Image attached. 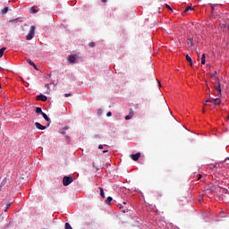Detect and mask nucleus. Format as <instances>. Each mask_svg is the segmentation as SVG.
Returning a JSON list of instances; mask_svg holds the SVG:
<instances>
[{"mask_svg": "<svg viewBox=\"0 0 229 229\" xmlns=\"http://www.w3.org/2000/svg\"><path fill=\"white\" fill-rule=\"evenodd\" d=\"M103 153H108V150H103Z\"/></svg>", "mask_w": 229, "mask_h": 229, "instance_id": "36", "label": "nucleus"}, {"mask_svg": "<svg viewBox=\"0 0 229 229\" xmlns=\"http://www.w3.org/2000/svg\"><path fill=\"white\" fill-rule=\"evenodd\" d=\"M26 61L30 64V65H35V63H33V61H31V59H26Z\"/></svg>", "mask_w": 229, "mask_h": 229, "instance_id": "22", "label": "nucleus"}, {"mask_svg": "<svg viewBox=\"0 0 229 229\" xmlns=\"http://www.w3.org/2000/svg\"><path fill=\"white\" fill-rule=\"evenodd\" d=\"M99 112H101V109L98 110V114H99Z\"/></svg>", "mask_w": 229, "mask_h": 229, "instance_id": "43", "label": "nucleus"}, {"mask_svg": "<svg viewBox=\"0 0 229 229\" xmlns=\"http://www.w3.org/2000/svg\"><path fill=\"white\" fill-rule=\"evenodd\" d=\"M187 44L190 46V47H194V38L188 36L187 37Z\"/></svg>", "mask_w": 229, "mask_h": 229, "instance_id": "3", "label": "nucleus"}, {"mask_svg": "<svg viewBox=\"0 0 229 229\" xmlns=\"http://www.w3.org/2000/svg\"><path fill=\"white\" fill-rule=\"evenodd\" d=\"M214 98H209L208 100H206V103H213L214 104Z\"/></svg>", "mask_w": 229, "mask_h": 229, "instance_id": "25", "label": "nucleus"}, {"mask_svg": "<svg viewBox=\"0 0 229 229\" xmlns=\"http://www.w3.org/2000/svg\"><path fill=\"white\" fill-rule=\"evenodd\" d=\"M216 6V4H211V10L212 12H214V7Z\"/></svg>", "mask_w": 229, "mask_h": 229, "instance_id": "32", "label": "nucleus"}, {"mask_svg": "<svg viewBox=\"0 0 229 229\" xmlns=\"http://www.w3.org/2000/svg\"><path fill=\"white\" fill-rule=\"evenodd\" d=\"M44 112H42V108L41 107H37L36 108V114H43Z\"/></svg>", "mask_w": 229, "mask_h": 229, "instance_id": "17", "label": "nucleus"}, {"mask_svg": "<svg viewBox=\"0 0 229 229\" xmlns=\"http://www.w3.org/2000/svg\"><path fill=\"white\" fill-rule=\"evenodd\" d=\"M37 12L38 11H37L35 8H30V13H37Z\"/></svg>", "mask_w": 229, "mask_h": 229, "instance_id": "24", "label": "nucleus"}, {"mask_svg": "<svg viewBox=\"0 0 229 229\" xmlns=\"http://www.w3.org/2000/svg\"><path fill=\"white\" fill-rule=\"evenodd\" d=\"M101 1H102V3H106L107 0H101Z\"/></svg>", "mask_w": 229, "mask_h": 229, "instance_id": "37", "label": "nucleus"}, {"mask_svg": "<svg viewBox=\"0 0 229 229\" xmlns=\"http://www.w3.org/2000/svg\"><path fill=\"white\" fill-rule=\"evenodd\" d=\"M123 206H120V210H123Z\"/></svg>", "mask_w": 229, "mask_h": 229, "instance_id": "38", "label": "nucleus"}, {"mask_svg": "<svg viewBox=\"0 0 229 229\" xmlns=\"http://www.w3.org/2000/svg\"><path fill=\"white\" fill-rule=\"evenodd\" d=\"M48 76H49V78H51V74H49Z\"/></svg>", "mask_w": 229, "mask_h": 229, "instance_id": "45", "label": "nucleus"}, {"mask_svg": "<svg viewBox=\"0 0 229 229\" xmlns=\"http://www.w3.org/2000/svg\"><path fill=\"white\" fill-rule=\"evenodd\" d=\"M214 105H215V106H216V105H221V98H215Z\"/></svg>", "mask_w": 229, "mask_h": 229, "instance_id": "13", "label": "nucleus"}, {"mask_svg": "<svg viewBox=\"0 0 229 229\" xmlns=\"http://www.w3.org/2000/svg\"><path fill=\"white\" fill-rule=\"evenodd\" d=\"M32 67H34V69H35L36 71H38V68L37 67V64H34V65H32Z\"/></svg>", "mask_w": 229, "mask_h": 229, "instance_id": "31", "label": "nucleus"}, {"mask_svg": "<svg viewBox=\"0 0 229 229\" xmlns=\"http://www.w3.org/2000/svg\"><path fill=\"white\" fill-rule=\"evenodd\" d=\"M41 115L45 119V121H47V123H49L51 121V118L48 117L46 113H41Z\"/></svg>", "mask_w": 229, "mask_h": 229, "instance_id": "9", "label": "nucleus"}, {"mask_svg": "<svg viewBox=\"0 0 229 229\" xmlns=\"http://www.w3.org/2000/svg\"><path fill=\"white\" fill-rule=\"evenodd\" d=\"M98 149H103V145H99Z\"/></svg>", "mask_w": 229, "mask_h": 229, "instance_id": "33", "label": "nucleus"}, {"mask_svg": "<svg viewBox=\"0 0 229 229\" xmlns=\"http://www.w3.org/2000/svg\"><path fill=\"white\" fill-rule=\"evenodd\" d=\"M131 160H133L134 162H137V160H139L140 158V152H138L136 154H131Z\"/></svg>", "mask_w": 229, "mask_h": 229, "instance_id": "4", "label": "nucleus"}, {"mask_svg": "<svg viewBox=\"0 0 229 229\" xmlns=\"http://www.w3.org/2000/svg\"><path fill=\"white\" fill-rule=\"evenodd\" d=\"M130 119H131V117L129 114L125 116V121H130Z\"/></svg>", "mask_w": 229, "mask_h": 229, "instance_id": "28", "label": "nucleus"}, {"mask_svg": "<svg viewBox=\"0 0 229 229\" xmlns=\"http://www.w3.org/2000/svg\"><path fill=\"white\" fill-rule=\"evenodd\" d=\"M192 11V10H194L191 6H188L185 10H184V13H187V12H189V11Z\"/></svg>", "mask_w": 229, "mask_h": 229, "instance_id": "20", "label": "nucleus"}, {"mask_svg": "<svg viewBox=\"0 0 229 229\" xmlns=\"http://www.w3.org/2000/svg\"><path fill=\"white\" fill-rule=\"evenodd\" d=\"M35 30H37V28L32 25L30 29L28 35L26 36V40L33 39V37H35Z\"/></svg>", "mask_w": 229, "mask_h": 229, "instance_id": "1", "label": "nucleus"}, {"mask_svg": "<svg viewBox=\"0 0 229 229\" xmlns=\"http://www.w3.org/2000/svg\"><path fill=\"white\" fill-rule=\"evenodd\" d=\"M2 13H3V15L8 13V7H4V8L2 10Z\"/></svg>", "mask_w": 229, "mask_h": 229, "instance_id": "18", "label": "nucleus"}, {"mask_svg": "<svg viewBox=\"0 0 229 229\" xmlns=\"http://www.w3.org/2000/svg\"><path fill=\"white\" fill-rule=\"evenodd\" d=\"M123 212L124 213V212H126V210H123Z\"/></svg>", "mask_w": 229, "mask_h": 229, "instance_id": "46", "label": "nucleus"}, {"mask_svg": "<svg viewBox=\"0 0 229 229\" xmlns=\"http://www.w3.org/2000/svg\"><path fill=\"white\" fill-rule=\"evenodd\" d=\"M112 197H108L106 199V205H110V203H112Z\"/></svg>", "mask_w": 229, "mask_h": 229, "instance_id": "16", "label": "nucleus"}, {"mask_svg": "<svg viewBox=\"0 0 229 229\" xmlns=\"http://www.w3.org/2000/svg\"><path fill=\"white\" fill-rule=\"evenodd\" d=\"M64 228L65 229H72V226H71V224L66 223L65 225H64Z\"/></svg>", "mask_w": 229, "mask_h": 229, "instance_id": "19", "label": "nucleus"}, {"mask_svg": "<svg viewBox=\"0 0 229 229\" xmlns=\"http://www.w3.org/2000/svg\"><path fill=\"white\" fill-rule=\"evenodd\" d=\"M99 190H100V196H101L102 198H106V197L105 196V191L103 190V188H99Z\"/></svg>", "mask_w": 229, "mask_h": 229, "instance_id": "15", "label": "nucleus"}, {"mask_svg": "<svg viewBox=\"0 0 229 229\" xmlns=\"http://www.w3.org/2000/svg\"><path fill=\"white\" fill-rule=\"evenodd\" d=\"M214 167H216V169H223V163H216L214 165Z\"/></svg>", "mask_w": 229, "mask_h": 229, "instance_id": "11", "label": "nucleus"}, {"mask_svg": "<svg viewBox=\"0 0 229 229\" xmlns=\"http://www.w3.org/2000/svg\"><path fill=\"white\" fill-rule=\"evenodd\" d=\"M74 182V179H72V176H64L63 178V184L64 187H67V185H71V182Z\"/></svg>", "mask_w": 229, "mask_h": 229, "instance_id": "2", "label": "nucleus"}, {"mask_svg": "<svg viewBox=\"0 0 229 229\" xmlns=\"http://www.w3.org/2000/svg\"><path fill=\"white\" fill-rule=\"evenodd\" d=\"M211 76H212V78H214V76H216V74H212Z\"/></svg>", "mask_w": 229, "mask_h": 229, "instance_id": "40", "label": "nucleus"}, {"mask_svg": "<svg viewBox=\"0 0 229 229\" xmlns=\"http://www.w3.org/2000/svg\"><path fill=\"white\" fill-rule=\"evenodd\" d=\"M11 205H12V204H10V203L7 204L6 208H5V212H6V210H8V208H10Z\"/></svg>", "mask_w": 229, "mask_h": 229, "instance_id": "30", "label": "nucleus"}, {"mask_svg": "<svg viewBox=\"0 0 229 229\" xmlns=\"http://www.w3.org/2000/svg\"><path fill=\"white\" fill-rule=\"evenodd\" d=\"M215 89L217 92V96L221 97V83L217 82L216 85H215Z\"/></svg>", "mask_w": 229, "mask_h": 229, "instance_id": "5", "label": "nucleus"}, {"mask_svg": "<svg viewBox=\"0 0 229 229\" xmlns=\"http://www.w3.org/2000/svg\"><path fill=\"white\" fill-rule=\"evenodd\" d=\"M211 169H217V167H214V165L211 166Z\"/></svg>", "mask_w": 229, "mask_h": 229, "instance_id": "35", "label": "nucleus"}, {"mask_svg": "<svg viewBox=\"0 0 229 229\" xmlns=\"http://www.w3.org/2000/svg\"><path fill=\"white\" fill-rule=\"evenodd\" d=\"M106 116H107V117H112V112H108V113L106 114Z\"/></svg>", "mask_w": 229, "mask_h": 229, "instance_id": "29", "label": "nucleus"}, {"mask_svg": "<svg viewBox=\"0 0 229 229\" xmlns=\"http://www.w3.org/2000/svg\"><path fill=\"white\" fill-rule=\"evenodd\" d=\"M186 60L189 62L191 67H192V58L189 55H186Z\"/></svg>", "mask_w": 229, "mask_h": 229, "instance_id": "10", "label": "nucleus"}, {"mask_svg": "<svg viewBox=\"0 0 229 229\" xmlns=\"http://www.w3.org/2000/svg\"><path fill=\"white\" fill-rule=\"evenodd\" d=\"M46 89H49V84L45 85Z\"/></svg>", "mask_w": 229, "mask_h": 229, "instance_id": "34", "label": "nucleus"}, {"mask_svg": "<svg viewBox=\"0 0 229 229\" xmlns=\"http://www.w3.org/2000/svg\"><path fill=\"white\" fill-rule=\"evenodd\" d=\"M206 60V55H205V54H203L202 55V56H201V64H202V65H205V61Z\"/></svg>", "mask_w": 229, "mask_h": 229, "instance_id": "14", "label": "nucleus"}, {"mask_svg": "<svg viewBox=\"0 0 229 229\" xmlns=\"http://www.w3.org/2000/svg\"><path fill=\"white\" fill-rule=\"evenodd\" d=\"M37 100L38 101H47V97H46L45 95H38V97H37Z\"/></svg>", "mask_w": 229, "mask_h": 229, "instance_id": "7", "label": "nucleus"}, {"mask_svg": "<svg viewBox=\"0 0 229 229\" xmlns=\"http://www.w3.org/2000/svg\"><path fill=\"white\" fill-rule=\"evenodd\" d=\"M165 8H167V10H171V12H173V9L171 8V6L167 4H165Z\"/></svg>", "mask_w": 229, "mask_h": 229, "instance_id": "26", "label": "nucleus"}, {"mask_svg": "<svg viewBox=\"0 0 229 229\" xmlns=\"http://www.w3.org/2000/svg\"><path fill=\"white\" fill-rule=\"evenodd\" d=\"M68 62H70V64H74V62H76V57L74 55H69Z\"/></svg>", "mask_w": 229, "mask_h": 229, "instance_id": "8", "label": "nucleus"}, {"mask_svg": "<svg viewBox=\"0 0 229 229\" xmlns=\"http://www.w3.org/2000/svg\"><path fill=\"white\" fill-rule=\"evenodd\" d=\"M200 178H201V175H199V178H198V180H200Z\"/></svg>", "mask_w": 229, "mask_h": 229, "instance_id": "39", "label": "nucleus"}, {"mask_svg": "<svg viewBox=\"0 0 229 229\" xmlns=\"http://www.w3.org/2000/svg\"><path fill=\"white\" fill-rule=\"evenodd\" d=\"M3 71V69L0 67V72Z\"/></svg>", "mask_w": 229, "mask_h": 229, "instance_id": "41", "label": "nucleus"}, {"mask_svg": "<svg viewBox=\"0 0 229 229\" xmlns=\"http://www.w3.org/2000/svg\"><path fill=\"white\" fill-rule=\"evenodd\" d=\"M1 187H3V185H0V191H1Z\"/></svg>", "mask_w": 229, "mask_h": 229, "instance_id": "44", "label": "nucleus"}, {"mask_svg": "<svg viewBox=\"0 0 229 229\" xmlns=\"http://www.w3.org/2000/svg\"><path fill=\"white\" fill-rule=\"evenodd\" d=\"M139 81L140 82V81H142V80L140 79Z\"/></svg>", "mask_w": 229, "mask_h": 229, "instance_id": "42", "label": "nucleus"}, {"mask_svg": "<svg viewBox=\"0 0 229 229\" xmlns=\"http://www.w3.org/2000/svg\"><path fill=\"white\" fill-rule=\"evenodd\" d=\"M89 47H96V43L90 42V43H89Z\"/></svg>", "mask_w": 229, "mask_h": 229, "instance_id": "23", "label": "nucleus"}, {"mask_svg": "<svg viewBox=\"0 0 229 229\" xmlns=\"http://www.w3.org/2000/svg\"><path fill=\"white\" fill-rule=\"evenodd\" d=\"M34 126H36V128H38V130H46V128H47V126L41 125L40 123H38V122H36L34 123Z\"/></svg>", "mask_w": 229, "mask_h": 229, "instance_id": "6", "label": "nucleus"}, {"mask_svg": "<svg viewBox=\"0 0 229 229\" xmlns=\"http://www.w3.org/2000/svg\"><path fill=\"white\" fill-rule=\"evenodd\" d=\"M71 96H72V94H71V93H65V94H64V98H69V97H71Z\"/></svg>", "mask_w": 229, "mask_h": 229, "instance_id": "27", "label": "nucleus"}, {"mask_svg": "<svg viewBox=\"0 0 229 229\" xmlns=\"http://www.w3.org/2000/svg\"><path fill=\"white\" fill-rule=\"evenodd\" d=\"M134 114L133 109L130 108L129 115L132 118Z\"/></svg>", "mask_w": 229, "mask_h": 229, "instance_id": "21", "label": "nucleus"}, {"mask_svg": "<svg viewBox=\"0 0 229 229\" xmlns=\"http://www.w3.org/2000/svg\"><path fill=\"white\" fill-rule=\"evenodd\" d=\"M4 51H6V47H2L0 49V58H3V55H4Z\"/></svg>", "mask_w": 229, "mask_h": 229, "instance_id": "12", "label": "nucleus"}]
</instances>
